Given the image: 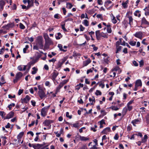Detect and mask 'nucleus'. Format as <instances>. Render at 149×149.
Here are the masks:
<instances>
[{"mask_svg": "<svg viewBox=\"0 0 149 149\" xmlns=\"http://www.w3.org/2000/svg\"><path fill=\"white\" fill-rule=\"evenodd\" d=\"M36 44L37 45L40 49H42L43 48V39L42 36H39L37 37Z\"/></svg>", "mask_w": 149, "mask_h": 149, "instance_id": "f257e3e1", "label": "nucleus"}, {"mask_svg": "<svg viewBox=\"0 0 149 149\" xmlns=\"http://www.w3.org/2000/svg\"><path fill=\"white\" fill-rule=\"evenodd\" d=\"M50 107V105L46 107L43 108L41 110V115L43 116L44 117L46 116V113L49 108Z\"/></svg>", "mask_w": 149, "mask_h": 149, "instance_id": "f03ea898", "label": "nucleus"}, {"mask_svg": "<svg viewBox=\"0 0 149 149\" xmlns=\"http://www.w3.org/2000/svg\"><path fill=\"white\" fill-rule=\"evenodd\" d=\"M54 122V121L53 120H45L43 122V124H44V125L45 126H49V128L48 129L50 128L51 125V123Z\"/></svg>", "mask_w": 149, "mask_h": 149, "instance_id": "7ed1b4c3", "label": "nucleus"}, {"mask_svg": "<svg viewBox=\"0 0 149 149\" xmlns=\"http://www.w3.org/2000/svg\"><path fill=\"white\" fill-rule=\"evenodd\" d=\"M14 25L13 23L10 22L7 25H5L2 27L6 30H9L10 28H12Z\"/></svg>", "mask_w": 149, "mask_h": 149, "instance_id": "20e7f679", "label": "nucleus"}, {"mask_svg": "<svg viewBox=\"0 0 149 149\" xmlns=\"http://www.w3.org/2000/svg\"><path fill=\"white\" fill-rule=\"evenodd\" d=\"M14 113L13 112L11 111L4 118V119H9L13 117L14 116Z\"/></svg>", "mask_w": 149, "mask_h": 149, "instance_id": "39448f33", "label": "nucleus"}, {"mask_svg": "<svg viewBox=\"0 0 149 149\" xmlns=\"http://www.w3.org/2000/svg\"><path fill=\"white\" fill-rule=\"evenodd\" d=\"M143 33L141 31L136 32L134 35L136 38L141 39L142 37Z\"/></svg>", "mask_w": 149, "mask_h": 149, "instance_id": "423d86ee", "label": "nucleus"}, {"mask_svg": "<svg viewBox=\"0 0 149 149\" xmlns=\"http://www.w3.org/2000/svg\"><path fill=\"white\" fill-rule=\"evenodd\" d=\"M38 94L41 99H43V97L46 96V95L43 90L39 91Z\"/></svg>", "mask_w": 149, "mask_h": 149, "instance_id": "0eeeda50", "label": "nucleus"}, {"mask_svg": "<svg viewBox=\"0 0 149 149\" xmlns=\"http://www.w3.org/2000/svg\"><path fill=\"white\" fill-rule=\"evenodd\" d=\"M30 99L31 97L29 95H27L26 96L25 98H24L23 99H22V102L23 103V102H24L26 103H27Z\"/></svg>", "mask_w": 149, "mask_h": 149, "instance_id": "6e6552de", "label": "nucleus"}, {"mask_svg": "<svg viewBox=\"0 0 149 149\" xmlns=\"http://www.w3.org/2000/svg\"><path fill=\"white\" fill-rule=\"evenodd\" d=\"M59 73L56 70H54L52 73V79L53 81L55 80L56 77L58 75Z\"/></svg>", "mask_w": 149, "mask_h": 149, "instance_id": "1a4fd4ad", "label": "nucleus"}, {"mask_svg": "<svg viewBox=\"0 0 149 149\" xmlns=\"http://www.w3.org/2000/svg\"><path fill=\"white\" fill-rule=\"evenodd\" d=\"M111 131L110 128L109 127H107L105 128L102 131L101 133L103 134H107L108 132H110Z\"/></svg>", "mask_w": 149, "mask_h": 149, "instance_id": "9d476101", "label": "nucleus"}, {"mask_svg": "<svg viewBox=\"0 0 149 149\" xmlns=\"http://www.w3.org/2000/svg\"><path fill=\"white\" fill-rule=\"evenodd\" d=\"M45 43H46L47 44L51 45L52 43V42L51 40L49 38L48 36L46 38H45Z\"/></svg>", "mask_w": 149, "mask_h": 149, "instance_id": "9b49d317", "label": "nucleus"}, {"mask_svg": "<svg viewBox=\"0 0 149 149\" xmlns=\"http://www.w3.org/2000/svg\"><path fill=\"white\" fill-rule=\"evenodd\" d=\"M141 24L148 25H149V22L146 20L145 17H143L141 19Z\"/></svg>", "mask_w": 149, "mask_h": 149, "instance_id": "f8f14e48", "label": "nucleus"}, {"mask_svg": "<svg viewBox=\"0 0 149 149\" xmlns=\"http://www.w3.org/2000/svg\"><path fill=\"white\" fill-rule=\"evenodd\" d=\"M96 38L97 40H99L100 38L101 33L100 30H97L95 31Z\"/></svg>", "mask_w": 149, "mask_h": 149, "instance_id": "ddd939ff", "label": "nucleus"}, {"mask_svg": "<svg viewBox=\"0 0 149 149\" xmlns=\"http://www.w3.org/2000/svg\"><path fill=\"white\" fill-rule=\"evenodd\" d=\"M24 68H23L22 69V65H20L17 67V69L21 71L22 70L24 71L26 70V65H23Z\"/></svg>", "mask_w": 149, "mask_h": 149, "instance_id": "4468645a", "label": "nucleus"}, {"mask_svg": "<svg viewBox=\"0 0 149 149\" xmlns=\"http://www.w3.org/2000/svg\"><path fill=\"white\" fill-rule=\"evenodd\" d=\"M23 74L21 72H19L16 75L15 78L19 80L22 77Z\"/></svg>", "mask_w": 149, "mask_h": 149, "instance_id": "2eb2a0df", "label": "nucleus"}, {"mask_svg": "<svg viewBox=\"0 0 149 149\" xmlns=\"http://www.w3.org/2000/svg\"><path fill=\"white\" fill-rule=\"evenodd\" d=\"M127 17L129 19V24L130 26H131L133 24V19L131 16H127Z\"/></svg>", "mask_w": 149, "mask_h": 149, "instance_id": "dca6fc26", "label": "nucleus"}, {"mask_svg": "<svg viewBox=\"0 0 149 149\" xmlns=\"http://www.w3.org/2000/svg\"><path fill=\"white\" fill-rule=\"evenodd\" d=\"M62 64L61 63L60 61H59L57 64L55 66V68L57 69H59L58 70H60V68H61Z\"/></svg>", "mask_w": 149, "mask_h": 149, "instance_id": "f3484780", "label": "nucleus"}, {"mask_svg": "<svg viewBox=\"0 0 149 149\" xmlns=\"http://www.w3.org/2000/svg\"><path fill=\"white\" fill-rule=\"evenodd\" d=\"M80 140L81 141H86L89 139V138L79 135Z\"/></svg>", "mask_w": 149, "mask_h": 149, "instance_id": "a211bd4d", "label": "nucleus"}, {"mask_svg": "<svg viewBox=\"0 0 149 149\" xmlns=\"http://www.w3.org/2000/svg\"><path fill=\"white\" fill-rule=\"evenodd\" d=\"M136 86H142V84L141 81V80L139 79L137 80L136 82L135 85Z\"/></svg>", "mask_w": 149, "mask_h": 149, "instance_id": "6ab92c4d", "label": "nucleus"}, {"mask_svg": "<svg viewBox=\"0 0 149 149\" xmlns=\"http://www.w3.org/2000/svg\"><path fill=\"white\" fill-rule=\"evenodd\" d=\"M91 62V61L90 58H88L87 60L84 62V66H86Z\"/></svg>", "mask_w": 149, "mask_h": 149, "instance_id": "aec40b11", "label": "nucleus"}, {"mask_svg": "<svg viewBox=\"0 0 149 149\" xmlns=\"http://www.w3.org/2000/svg\"><path fill=\"white\" fill-rule=\"evenodd\" d=\"M128 0H127L125 2H123L122 3V5L124 8H126L127 7V4L128 3Z\"/></svg>", "mask_w": 149, "mask_h": 149, "instance_id": "412c9836", "label": "nucleus"}, {"mask_svg": "<svg viewBox=\"0 0 149 149\" xmlns=\"http://www.w3.org/2000/svg\"><path fill=\"white\" fill-rule=\"evenodd\" d=\"M63 86V85L61 83H60L58 86L56 88V94L59 91L60 89Z\"/></svg>", "mask_w": 149, "mask_h": 149, "instance_id": "4be33fe9", "label": "nucleus"}, {"mask_svg": "<svg viewBox=\"0 0 149 149\" xmlns=\"http://www.w3.org/2000/svg\"><path fill=\"white\" fill-rule=\"evenodd\" d=\"M32 147L34 149H39L40 148V144H32Z\"/></svg>", "mask_w": 149, "mask_h": 149, "instance_id": "5701e85b", "label": "nucleus"}, {"mask_svg": "<svg viewBox=\"0 0 149 149\" xmlns=\"http://www.w3.org/2000/svg\"><path fill=\"white\" fill-rule=\"evenodd\" d=\"M24 134V132H20L19 134L18 135L17 138L18 140H20L22 137L23 136V135Z\"/></svg>", "mask_w": 149, "mask_h": 149, "instance_id": "b1692460", "label": "nucleus"}, {"mask_svg": "<svg viewBox=\"0 0 149 149\" xmlns=\"http://www.w3.org/2000/svg\"><path fill=\"white\" fill-rule=\"evenodd\" d=\"M83 86L84 85L83 84L79 83L75 86V88L77 90H79L81 87H83Z\"/></svg>", "mask_w": 149, "mask_h": 149, "instance_id": "393cba45", "label": "nucleus"}, {"mask_svg": "<svg viewBox=\"0 0 149 149\" xmlns=\"http://www.w3.org/2000/svg\"><path fill=\"white\" fill-rule=\"evenodd\" d=\"M148 137L147 135L146 134L144 135L143 138L141 139V142L143 143H145L147 141Z\"/></svg>", "mask_w": 149, "mask_h": 149, "instance_id": "a878e982", "label": "nucleus"}, {"mask_svg": "<svg viewBox=\"0 0 149 149\" xmlns=\"http://www.w3.org/2000/svg\"><path fill=\"white\" fill-rule=\"evenodd\" d=\"M100 35V38L101 37H103L105 38H108V34L107 33H104L103 32L101 33Z\"/></svg>", "mask_w": 149, "mask_h": 149, "instance_id": "bb28decb", "label": "nucleus"}, {"mask_svg": "<svg viewBox=\"0 0 149 149\" xmlns=\"http://www.w3.org/2000/svg\"><path fill=\"white\" fill-rule=\"evenodd\" d=\"M70 125L71 126H72L73 127L75 128H78L79 127V123L78 122H77L76 123L73 124H70Z\"/></svg>", "mask_w": 149, "mask_h": 149, "instance_id": "cd10ccee", "label": "nucleus"}, {"mask_svg": "<svg viewBox=\"0 0 149 149\" xmlns=\"http://www.w3.org/2000/svg\"><path fill=\"white\" fill-rule=\"evenodd\" d=\"M32 69L33 71H32V74H36L38 71V69L35 67H34L32 68Z\"/></svg>", "mask_w": 149, "mask_h": 149, "instance_id": "c85d7f7f", "label": "nucleus"}, {"mask_svg": "<svg viewBox=\"0 0 149 149\" xmlns=\"http://www.w3.org/2000/svg\"><path fill=\"white\" fill-rule=\"evenodd\" d=\"M58 47L59 48L60 50L65 52L67 50H64L63 49L62 45L61 44H59L58 45Z\"/></svg>", "mask_w": 149, "mask_h": 149, "instance_id": "c756f323", "label": "nucleus"}, {"mask_svg": "<svg viewBox=\"0 0 149 149\" xmlns=\"http://www.w3.org/2000/svg\"><path fill=\"white\" fill-rule=\"evenodd\" d=\"M66 7L70 9H71L73 6V5L72 4L69 2L66 3Z\"/></svg>", "mask_w": 149, "mask_h": 149, "instance_id": "7c9ffc66", "label": "nucleus"}, {"mask_svg": "<svg viewBox=\"0 0 149 149\" xmlns=\"http://www.w3.org/2000/svg\"><path fill=\"white\" fill-rule=\"evenodd\" d=\"M50 45H49V44H47L46 43H45L44 47L43 49L44 50L48 49L49 48V46Z\"/></svg>", "mask_w": 149, "mask_h": 149, "instance_id": "2f4dec72", "label": "nucleus"}, {"mask_svg": "<svg viewBox=\"0 0 149 149\" xmlns=\"http://www.w3.org/2000/svg\"><path fill=\"white\" fill-rule=\"evenodd\" d=\"M83 24L86 26H87L89 25L88 22L86 19H85L84 20L83 22Z\"/></svg>", "mask_w": 149, "mask_h": 149, "instance_id": "473e14b6", "label": "nucleus"}, {"mask_svg": "<svg viewBox=\"0 0 149 149\" xmlns=\"http://www.w3.org/2000/svg\"><path fill=\"white\" fill-rule=\"evenodd\" d=\"M15 104L14 103H12L10 104L8 106V107L9 109V110H11L12 109V107H14L15 106Z\"/></svg>", "mask_w": 149, "mask_h": 149, "instance_id": "72a5a7b5", "label": "nucleus"}, {"mask_svg": "<svg viewBox=\"0 0 149 149\" xmlns=\"http://www.w3.org/2000/svg\"><path fill=\"white\" fill-rule=\"evenodd\" d=\"M5 2L3 0L0 1V6L3 8V6L5 5Z\"/></svg>", "mask_w": 149, "mask_h": 149, "instance_id": "f704fd0d", "label": "nucleus"}, {"mask_svg": "<svg viewBox=\"0 0 149 149\" xmlns=\"http://www.w3.org/2000/svg\"><path fill=\"white\" fill-rule=\"evenodd\" d=\"M139 121V120L138 119H135L133 120L132 121V123L133 124V125L134 126H136L135 124L137 123V122Z\"/></svg>", "mask_w": 149, "mask_h": 149, "instance_id": "c9c22d12", "label": "nucleus"}, {"mask_svg": "<svg viewBox=\"0 0 149 149\" xmlns=\"http://www.w3.org/2000/svg\"><path fill=\"white\" fill-rule=\"evenodd\" d=\"M21 6L23 9H26V10H27L30 8L29 6H26L25 5H22Z\"/></svg>", "mask_w": 149, "mask_h": 149, "instance_id": "e433bc0d", "label": "nucleus"}, {"mask_svg": "<svg viewBox=\"0 0 149 149\" xmlns=\"http://www.w3.org/2000/svg\"><path fill=\"white\" fill-rule=\"evenodd\" d=\"M116 47V53H118L119 51H120L122 47L121 46H119Z\"/></svg>", "mask_w": 149, "mask_h": 149, "instance_id": "4c0bfd02", "label": "nucleus"}, {"mask_svg": "<svg viewBox=\"0 0 149 149\" xmlns=\"http://www.w3.org/2000/svg\"><path fill=\"white\" fill-rule=\"evenodd\" d=\"M73 57L77 56H81V54L79 53H77L75 52H74L73 53L72 55Z\"/></svg>", "mask_w": 149, "mask_h": 149, "instance_id": "58836bf2", "label": "nucleus"}, {"mask_svg": "<svg viewBox=\"0 0 149 149\" xmlns=\"http://www.w3.org/2000/svg\"><path fill=\"white\" fill-rule=\"evenodd\" d=\"M110 108L112 110L115 111L118 110L119 109V108L117 107H115V106H112L110 107Z\"/></svg>", "mask_w": 149, "mask_h": 149, "instance_id": "ea45409f", "label": "nucleus"}, {"mask_svg": "<svg viewBox=\"0 0 149 149\" xmlns=\"http://www.w3.org/2000/svg\"><path fill=\"white\" fill-rule=\"evenodd\" d=\"M6 115V113L4 112L3 111H1L0 112V115L2 117V118H4V116Z\"/></svg>", "mask_w": 149, "mask_h": 149, "instance_id": "a19ab883", "label": "nucleus"}, {"mask_svg": "<svg viewBox=\"0 0 149 149\" xmlns=\"http://www.w3.org/2000/svg\"><path fill=\"white\" fill-rule=\"evenodd\" d=\"M123 23L124 24L125 28H126L128 24L127 21L125 20L123 22Z\"/></svg>", "mask_w": 149, "mask_h": 149, "instance_id": "79ce46f5", "label": "nucleus"}, {"mask_svg": "<svg viewBox=\"0 0 149 149\" xmlns=\"http://www.w3.org/2000/svg\"><path fill=\"white\" fill-rule=\"evenodd\" d=\"M29 48V46L28 45H26L25 46V48H24L23 49V52L24 53H26V50Z\"/></svg>", "mask_w": 149, "mask_h": 149, "instance_id": "37998d69", "label": "nucleus"}, {"mask_svg": "<svg viewBox=\"0 0 149 149\" xmlns=\"http://www.w3.org/2000/svg\"><path fill=\"white\" fill-rule=\"evenodd\" d=\"M95 94L96 95H102V93L100 91L97 90L96 91Z\"/></svg>", "mask_w": 149, "mask_h": 149, "instance_id": "c03bdc74", "label": "nucleus"}, {"mask_svg": "<svg viewBox=\"0 0 149 149\" xmlns=\"http://www.w3.org/2000/svg\"><path fill=\"white\" fill-rule=\"evenodd\" d=\"M136 42L135 41H131L129 43V44L132 46H134L136 45Z\"/></svg>", "mask_w": 149, "mask_h": 149, "instance_id": "a18cd8bd", "label": "nucleus"}, {"mask_svg": "<svg viewBox=\"0 0 149 149\" xmlns=\"http://www.w3.org/2000/svg\"><path fill=\"white\" fill-rule=\"evenodd\" d=\"M69 79H67V80H65L64 81H63L61 83L63 84V85H64L65 84L67 83Z\"/></svg>", "mask_w": 149, "mask_h": 149, "instance_id": "49530a36", "label": "nucleus"}, {"mask_svg": "<svg viewBox=\"0 0 149 149\" xmlns=\"http://www.w3.org/2000/svg\"><path fill=\"white\" fill-rule=\"evenodd\" d=\"M112 21L114 24H116L117 22L116 20L115 19V17L114 16H113V19H112Z\"/></svg>", "mask_w": 149, "mask_h": 149, "instance_id": "de8ad7c7", "label": "nucleus"}, {"mask_svg": "<svg viewBox=\"0 0 149 149\" xmlns=\"http://www.w3.org/2000/svg\"><path fill=\"white\" fill-rule=\"evenodd\" d=\"M127 107L128 110L129 111H130L132 109V107L131 106H130V105H127Z\"/></svg>", "mask_w": 149, "mask_h": 149, "instance_id": "09e8293b", "label": "nucleus"}, {"mask_svg": "<svg viewBox=\"0 0 149 149\" xmlns=\"http://www.w3.org/2000/svg\"><path fill=\"white\" fill-rule=\"evenodd\" d=\"M39 47L36 44V45H34L33 49L38 50H39Z\"/></svg>", "mask_w": 149, "mask_h": 149, "instance_id": "8fccbe9b", "label": "nucleus"}, {"mask_svg": "<svg viewBox=\"0 0 149 149\" xmlns=\"http://www.w3.org/2000/svg\"><path fill=\"white\" fill-rule=\"evenodd\" d=\"M107 31L108 33H111L112 32L111 27H109L107 28Z\"/></svg>", "mask_w": 149, "mask_h": 149, "instance_id": "3c124183", "label": "nucleus"}, {"mask_svg": "<svg viewBox=\"0 0 149 149\" xmlns=\"http://www.w3.org/2000/svg\"><path fill=\"white\" fill-rule=\"evenodd\" d=\"M73 21V19L72 18H68L67 19H66L65 20V22H67L68 21Z\"/></svg>", "mask_w": 149, "mask_h": 149, "instance_id": "603ef678", "label": "nucleus"}, {"mask_svg": "<svg viewBox=\"0 0 149 149\" xmlns=\"http://www.w3.org/2000/svg\"><path fill=\"white\" fill-rule=\"evenodd\" d=\"M139 66L140 67H141L143 66L144 65V62L143 60H141V61L139 62Z\"/></svg>", "mask_w": 149, "mask_h": 149, "instance_id": "864d4df0", "label": "nucleus"}, {"mask_svg": "<svg viewBox=\"0 0 149 149\" xmlns=\"http://www.w3.org/2000/svg\"><path fill=\"white\" fill-rule=\"evenodd\" d=\"M65 24H63L61 25V27L63 30L65 31H67L66 29L65 28Z\"/></svg>", "mask_w": 149, "mask_h": 149, "instance_id": "5fc2aeb1", "label": "nucleus"}, {"mask_svg": "<svg viewBox=\"0 0 149 149\" xmlns=\"http://www.w3.org/2000/svg\"><path fill=\"white\" fill-rule=\"evenodd\" d=\"M5 49V47L4 46H3V47L1 49L0 51V54H3V51Z\"/></svg>", "mask_w": 149, "mask_h": 149, "instance_id": "6e6d98bb", "label": "nucleus"}, {"mask_svg": "<svg viewBox=\"0 0 149 149\" xmlns=\"http://www.w3.org/2000/svg\"><path fill=\"white\" fill-rule=\"evenodd\" d=\"M20 28L22 29H24L25 28V26L22 23H20L19 25Z\"/></svg>", "mask_w": 149, "mask_h": 149, "instance_id": "4d7b16f0", "label": "nucleus"}, {"mask_svg": "<svg viewBox=\"0 0 149 149\" xmlns=\"http://www.w3.org/2000/svg\"><path fill=\"white\" fill-rule=\"evenodd\" d=\"M27 2L28 3V6H29L30 8H31V7L33 6H31V1L30 0H27Z\"/></svg>", "mask_w": 149, "mask_h": 149, "instance_id": "13d9d810", "label": "nucleus"}, {"mask_svg": "<svg viewBox=\"0 0 149 149\" xmlns=\"http://www.w3.org/2000/svg\"><path fill=\"white\" fill-rule=\"evenodd\" d=\"M133 65L135 66H138V64L137 63L136 61H134L133 62Z\"/></svg>", "mask_w": 149, "mask_h": 149, "instance_id": "bf43d9fd", "label": "nucleus"}, {"mask_svg": "<svg viewBox=\"0 0 149 149\" xmlns=\"http://www.w3.org/2000/svg\"><path fill=\"white\" fill-rule=\"evenodd\" d=\"M127 111V109L126 108H124L123 111V113H124L123 115L124 116L126 113Z\"/></svg>", "mask_w": 149, "mask_h": 149, "instance_id": "052dcab7", "label": "nucleus"}, {"mask_svg": "<svg viewBox=\"0 0 149 149\" xmlns=\"http://www.w3.org/2000/svg\"><path fill=\"white\" fill-rule=\"evenodd\" d=\"M119 136L117 134H116L114 137V139L115 140H117L118 139Z\"/></svg>", "mask_w": 149, "mask_h": 149, "instance_id": "680f3d73", "label": "nucleus"}, {"mask_svg": "<svg viewBox=\"0 0 149 149\" xmlns=\"http://www.w3.org/2000/svg\"><path fill=\"white\" fill-rule=\"evenodd\" d=\"M80 31H83L85 29V28L84 27L81 25L80 26Z\"/></svg>", "mask_w": 149, "mask_h": 149, "instance_id": "e2e57ef3", "label": "nucleus"}, {"mask_svg": "<svg viewBox=\"0 0 149 149\" xmlns=\"http://www.w3.org/2000/svg\"><path fill=\"white\" fill-rule=\"evenodd\" d=\"M66 116L67 117L69 118L70 119H71L72 118V116H69V113L68 112H66Z\"/></svg>", "mask_w": 149, "mask_h": 149, "instance_id": "0e129e2a", "label": "nucleus"}, {"mask_svg": "<svg viewBox=\"0 0 149 149\" xmlns=\"http://www.w3.org/2000/svg\"><path fill=\"white\" fill-rule=\"evenodd\" d=\"M54 17L55 18L58 19H59L60 18V16H59V14H55L54 15Z\"/></svg>", "mask_w": 149, "mask_h": 149, "instance_id": "69168bd1", "label": "nucleus"}, {"mask_svg": "<svg viewBox=\"0 0 149 149\" xmlns=\"http://www.w3.org/2000/svg\"><path fill=\"white\" fill-rule=\"evenodd\" d=\"M23 90L22 89H19L18 93L19 95H20L23 92Z\"/></svg>", "mask_w": 149, "mask_h": 149, "instance_id": "338daca9", "label": "nucleus"}, {"mask_svg": "<svg viewBox=\"0 0 149 149\" xmlns=\"http://www.w3.org/2000/svg\"><path fill=\"white\" fill-rule=\"evenodd\" d=\"M101 113H102L103 116H104L106 115V113L105 112L104 110H101Z\"/></svg>", "mask_w": 149, "mask_h": 149, "instance_id": "774afa93", "label": "nucleus"}]
</instances>
